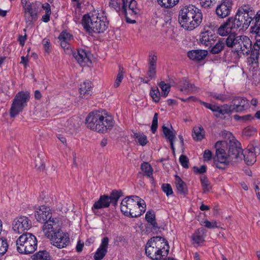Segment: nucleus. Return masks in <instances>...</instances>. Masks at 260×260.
I'll return each mask as SVG.
<instances>
[{"label":"nucleus","instance_id":"nucleus-6","mask_svg":"<svg viewBox=\"0 0 260 260\" xmlns=\"http://www.w3.org/2000/svg\"><path fill=\"white\" fill-rule=\"evenodd\" d=\"M257 13L255 14L253 8L249 5H244L239 7L235 17H231L234 27L237 29H246L252 21H255Z\"/></svg>","mask_w":260,"mask_h":260},{"label":"nucleus","instance_id":"nucleus-11","mask_svg":"<svg viewBox=\"0 0 260 260\" xmlns=\"http://www.w3.org/2000/svg\"><path fill=\"white\" fill-rule=\"evenodd\" d=\"M48 239L54 246L58 248L66 247L70 242L68 234L63 233L61 230L54 233V234L48 238Z\"/></svg>","mask_w":260,"mask_h":260},{"label":"nucleus","instance_id":"nucleus-58","mask_svg":"<svg viewBox=\"0 0 260 260\" xmlns=\"http://www.w3.org/2000/svg\"><path fill=\"white\" fill-rule=\"evenodd\" d=\"M157 56L155 55H149V66H156Z\"/></svg>","mask_w":260,"mask_h":260},{"label":"nucleus","instance_id":"nucleus-57","mask_svg":"<svg viewBox=\"0 0 260 260\" xmlns=\"http://www.w3.org/2000/svg\"><path fill=\"white\" fill-rule=\"evenodd\" d=\"M108 243L109 238L107 237H105L104 238H103L99 248L103 249H106L107 250Z\"/></svg>","mask_w":260,"mask_h":260},{"label":"nucleus","instance_id":"nucleus-18","mask_svg":"<svg viewBox=\"0 0 260 260\" xmlns=\"http://www.w3.org/2000/svg\"><path fill=\"white\" fill-rule=\"evenodd\" d=\"M121 1L122 2L121 11L125 17H127L128 14L133 15L139 13V10L137 8V3L135 0H128V1L121 0Z\"/></svg>","mask_w":260,"mask_h":260},{"label":"nucleus","instance_id":"nucleus-13","mask_svg":"<svg viewBox=\"0 0 260 260\" xmlns=\"http://www.w3.org/2000/svg\"><path fill=\"white\" fill-rule=\"evenodd\" d=\"M239 142H231L228 151L229 159L231 163L239 162L243 158V149Z\"/></svg>","mask_w":260,"mask_h":260},{"label":"nucleus","instance_id":"nucleus-41","mask_svg":"<svg viewBox=\"0 0 260 260\" xmlns=\"http://www.w3.org/2000/svg\"><path fill=\"white\" fill-rule=\"evenodd\" d=\"M123 68L120 67L118 73L117 75V77L114 84V87L117 88L119 86L120 83L123 78Z\"/></svg>","mask_w":260,"mask_h":260},{"label":"nucleus","instance_id":"nucleus-9","mask_svg":"<svg viewBox=\"0 0 260 260\" xmlns=\"http://www.w3.org/2000/svg\"><path fill=\"white\" fill-rule=\"evenodd\" d=\"M29 98V93L27 92L21 91L16 95L10 110V115L11 117H16L22 111L27 105Z\"/></svg>","mask_w":260,"mask_h":260},{"label":"nucleus","instance_id":"nucleus-49","mask_svg":"<svg viewBox=\"0 0 260 260\" xmlns=\"http://www.w3.org/2000/svg\"><path fill=\"white\" fill-rule=\"evenodd\" d=\"M209 95L213 97L215 100H219L222 102H224L226 99V96L221 93L211 92L209 93Z\"/></svg>","mask_w":260,"mask_h":260},{"label":"nucleus","instance_id":"nucleus-24","mask_svg":"<svg viewBox=\"0 0 260 260\" xmlns=\"http://www.w3.org/2000/svg\"><path fill=\"white\" fill-rule=\"evenodd\" d=\"M73 55L81 66L91 62L88 53L84 49H78L77 52L73 53Z\"/></svg>","mask_w":260,"mask_h":260},{"label":"nucleus","instance_id":"nucleus-52","mask_svg":"<svg viewBox=\"0 0 260 260\" xmlns=\"http://www.w3.org/2000/svg\"><path fill=\"white\" fill-rule=\"evenodd\" d=\"M256 129L252 127H247L245 128L243 131V134L244 135L247 137H250L256 133Z\"/></svg>","mask_w":260,"mask_h":260},{"label":"nucleus","instance_id":"nucleus-35","mask_svg":"<svg viewBox=\"0 0 260 260\" xmlns=\"http://www.w3.org/2000/svg\"><path fill=\"white\" fill-rule=\"evenodd\" d=\"M141 169L144 172L145 176L151 177L153 180V178L152 177L153 170L148 162H143L141 164Z\"/></svg>","mask_w":260,"mask_h":260},{"label":"nucleus","instance_id":"nucleus-29","mask_svg":"<svg viewBox=\"0 0 260 260\" xmlns=\"http://www.w3.org/2000/svg\"><path fill=\"white\" fill-rule=\"evenodd\" d=\"M240 36H237L235 33L231 34L228 37L224 38V44L228 47L236 48L237 42L239 41Z\"/></svg>","mask_w":260,"mask_h":260},{"label":"nucleus","instance_id":"nucleus-34","mask_svg":"<svg viewBox=\"0 0 260 260\" xmlns=\"http://www.w3.org/2000/svg\"><path fill=\"white\" fill-rule=\"evenodd\" d=\"M158 4L162 8L170 9L176 6L179 0H157Z\"/></svg>","mask_w":260,"mask_h":260},{"label":"nucleus","instance_id":"nucleus-50","mask_svg":"<svg viewBox=\"0 0 260 260\" xmlns=\"http://www.w3.org/2000/svg\"><path fill=\"white\" fill-rule=\"evenodd\" d=\"M109 6L113 8L116 11L121 10L120 7V0H109Z\"/></svg>","mask_w":260,"mask_h":260},{"label":"nucleus","instance_id":"nucleus-10","mask_svg":"<svg viewBox=\"0 0 260 260\" xmlns=\"http://www.w3.org/2000/svg\"><path fill=\"white\" fill-rule=\"evenodd\" d=\"M221 143V142L218 141L215 145L216 150L215 155L213 157V163L216 168L219 169H224L231 162L225 150L222 148H217L218 145Z\"/></svg>","mask_w":260,"mask_h":260},{"label":"nucleus","instance_id":"nucleus-38","mask_svg":"<svg viewBox=\"0 0 260 260\" xmlns=\"http://www.w3.org/2000/svg\"><path fill=\"white\" fill-rule=\"evenodd\" d=\"M8 248L7 240L4 237L0 238V258L7 252Z\"/></svg>","mask_w":260,"mask_h":260},{"label":"nucleus","instance_id":"nucleus-26","mask_svg":"<svg viewBox=\"0 0 260 260\" xmlns=\"http://www.w3.org/2000/svg\"><path fill=\"white\" fill-rule=\"evenodd\" d=\"M207 55V51L204 50H193L188 52L187 56L191 60L198 61L203 60Z\"/></svg>","mask_w":260,"mask_h":260},{"label":"nucleus","instance_id":"nucleus-32","mask_svg":"<svg viewBox=\"0 0 260 260\" xmlns=\"http://www.w3.org/2000/svg\"><path fill=\"white\" fill-rule=\"evenodd\" d=\"M176 186L178 192L180 194L187 193V188L185 183L178 176H176Z\"/></svg>","mask_w":260,"mask_h":260},{"label":"nucleus","instance_id":"nucleus-55","mask_svg":"<svg viewBox=\"0 0 260 260\" xmlns=\"http://www.w3.org/2000/svg\"><path fill=\"white\" fill-rule=\"evenodd\" d=\"M203 225L208 229H214L218 227L217 225V222L215 221L211 222L208 220H206L203 222Z\"/></svg>","mask_w":260,"mask_h":260},{"label":"nucleus","instance_id":"nucleus-37","mask_svg":"<svg viewBox=\"0 0 260 260\" xmlns=\"http://www.w3.org/2000/svg\"><path fill=\"white\" fill-rule=\"evenodd\" d=\"M133 138L137 140L140 145L144 146L148 143L147 137L146 135L141 133H134Z\"/></svg>","mask_w":260,"mask_h":260},{"label":"nucleus","instance_id":"nucleus-17","mask_svg":"<svg viewBox=\"0 0 260 260\" xmlns=\"http://www.w3.org/2000/svg\"><path fill=\"white\" fill-rule=\"evenodd\" d=\"M232 0H222L216 9V14L220 18H224L230 14L233 6Z\"/></svg>","mask_w":260,"mask_h":260},{"label":"nucleus","instance_id":"nucleus-22","mask_svg":"<svg viewBox=\"0 0 260 260\" xmlns=\"http://www.w3.org/2000/svg\"><path fill=\"white\" fill-rule=\"evenodd\" d=\"M251 33L254 35L257 47H260V10L257 12L255 21L253 22L250 28Z\"/></svg>","mask_w":260,"mask_h":260},{"label":"nucleus","instance_id":"nucleus-27","mask_svg":"<svg viewBox=\"0 0 260 260\" xmlns=\"http://www.w3.org/2000/svg\"><path fill=\"white\" fill-rule=\"evenodd\" d=\"M91 87V83L90 82H84L81 84L79 88L80 96L82 98H88L91 95L90 91Z\"/></svg>","mask_w":260,"mask_h":260},{"label":"nucleus","instance_id":"nucleus-48","mask_svg":"<svg viewBox=\"0 0 260 260\" xmlns=\"http://www.w3.org/2000/svg\"><path fill=\"white\" fill-rule=\"evenodd\" d=\"M158 125V113H155L154 115L151 127V131L153 134H155L157 131Z\"/></svg>","mask_w":260,"mask_h":260},{"label":"nucleus","instance_id":"nucleus-31","mask_svg":"<svg viewBox=\"0 0 260 260\" xmlns=\"http://www.w3.org/2000/svg\"><path fill=\"white\" fill-rule=\"evenodd\" d=\"M204 229L203 228L199 229L196 231L192 236L193 241L198 244L204 242Z\"/></svg>","mask_w":260,"mask_h":260},{"label":"nucleus","instance_id":"nucleus-33","mask_svg":"<svg viewBox=\"0 0 260 260\" xmlns=\"http://www.w3.org/2000/svg\"><path fill=\"white\" fill-rule=\"evenodd\" d=\"M205 136V131L202 126H197L193 128L192 137L197 141H201Z\"/></svg>","mask_w":260,"mask_h":260},{"label":"nucleus","instance_id":"nucleus-21","mask_svg":"<svg viewBox=\"0 0 260 260\" xmlns=\"http://www.w3.org/2000/svg\"><path fill=\"white\" fill-rule=\"evenodd\" d=\"M232 19L229 18L223 24H221L217 30V33L221 36H226L233 34L232 31L237 29L234 27Z\"/></svg>","mask_w":260,"mask_h":260},{"label":"nucleus","instance_id":"nucleus-4","mask_svg":"<svg viewBox=\"0 0 260 260\" xmlns=\"http://www.w3.org/2000/svg\"><path fill=\"white\" fill-rule=\"evenodd\" d=\"M146 205L143 200L138 196H131L123 199L120 206L121 212L125 216L137 217L145 211Z\"/></svg>","mask_w":260,"mask_h":260},{"label":"nucleus","instance_id":"nucleus-3","mask_svg":"<svg viewBox=\"0 0 260 260\" xmlns=\"http://www.w3.org/2000/svg\"><path fill=\"white\" fill-rule=\"evenodd\" d=\"M85 121L88 128L101 133H106L114 125V122L111 116L100 111L90 113Z\"/></svg>","mask_w":260,"mask_h":260},{"label":"nucleus","instance_id":"nucleus-15","mask_svg":"<svg viewBox=\"0 0 260 260\" xmlns=\"http://www.w3.org/2000/svg\"><path fill=\"white\" fill-rule=\"evenodd\" d=\"M24 17L27 27H31L38 19L37 11L35 5L29 3L28 6H24Z\"/></svg>","mask_w":260,"mask_h":260},{"label":"nucleus","instance_id":"nucleus-53","mask_svg":"<svg viewBox=\"0 0 260 260\" xmlns=\"http://www.w3.org/2000/svg\"><path fill=\"white\" fill-rule=\"evenodd\" d=\"M156 66H148L147 75L150 79H152L156 77Z\"/></svg>","mask_w":260,"mask_h":260},{"label":"nucleus","instance_id":"nucleus-61","mask_svg":"<svg viewBox=\"0 0 260 260\" xmlns=\"http://www.w3.org/2000/svg\"><path fill=\"white\" fill-rule=\"evenodd\" d=\"M42 8L45 11V13H51L50 5L46 3L42 5Z\"/></svg>","mask_w":260,"mask_h":260},{"label":"nucleus","instance_id":"nucleus-2","mask_svg":"<svg viewBox=\"0 0 260 260\" xmlns=\"http://www.w3.org/2000/svg\"><path fill=\"white\" fill-rule=\"evenodd\" d=\"M200 104L206 108L210 109L216 117L225 114H231L233 112H241L247 109L249 106L246 99L241 96H237L233 100V105L224 104L221 106L211 105L209 103L199 100Z\"/></svg>","mask_w":260,"mask_h":260},{"label":"nucleus","instance_id":"nucleus-44","mask_svg":"<svg viewBox=\"0 0 260 260\" xmlns=\"http://www.w3.org/2000/svg\"><path fill=\"white\" fill-rule=\"evenodd\" d=\"M159 86L162 91V95L166 97L170 90V85L169 84H166L164 81H161L159 83Z\"/></svg>","mask_w":260,"mask_h":260},{"label":"nucleus","instance_id":"nucleus-5","mask_svg":"<svg viewBox=\"0 0 260 260\" xmlns=\"http://www.w3.org/2000/svg\"><path fill=\"white\" fill-rule=\"evenodd\" d=\"M81 21L84 28L89 34L103 33L109 24L106 18L99 17V14L96 12L84 15Z\"/></svg>","mask_w":260,"mask_h":260},{"label":"nucleus","instance_id":"nucleus-64","mask_svg":"<svg viewBox=\"0 0 260 260\" xmlns=\"http://www.w3.org/2000/svg\"><path fill=\"white\" fill-rule=\"evenodd\" d=\"M259 182H258L257 183L255 181L254 182V189L255 191L256 192V194L257 196V197L258 196H260V187L258 185Z\"/></svg>","mask_w":260,"mask_h":260},{"label":"nucleus","instance_id":"nucleus-25","mask_svg":"<svg viewBox=\"0 0 260 260\" xmlns=\"http://www.w3.org/2000/svg\"><path fill=\"white\" fill-rule=\"evenodd\" d=\"M172 130L169 127L163 125L162 129L163 133L165 135L166 138L169 141L171 149L173 152L175 151V147L174 146V141L176 139V131L173 129L171 126Z\"/></svg>","mask_w":260,"mask_h":260},{"label":"nucleus","instance_id":"nucleus-36","mask_svg":"<svg viewBox=\"0 0 260 260\" xmlns=\"http://www.w3.org/2000/svg\"><path fill=\"white\" fill-rule=\"evenodd\" d=\"M145 219L154 228H158L157 223L155 221V215L153 211H147L145 215Z\"/></svg>","mask_w":260,"mask_h":260},{"label":"nucleus","instance_id":"nucleus-45","mask_svg":"<svg viewBox=\"0 0 260 260\" xmlns=\"http://www.w3.org/2000/svg\"><path fill=\"white\" fill-rule=\"evenodd\" d=\"M234 118L236 121H240L242 122H247L251 120H252L253 117L252 116L251 114H247L244 116H239L238 115H235L234 116Z\"/></svg>","mask_w":260,"mask_h":260},{"label":"nucleus","instance_id":"nucleus-1","mask_svg":"<svg viewBox=\"0 0 260 260\" xmlns=\"http://www.w3.org/2000/svg\"><path fill=\"white\" fill-rule=\"evenodd\" d=\"M178 20L182 27L187 30H192L202 23L203 14L194 6H186L180 10Z\"/></svg>","mask_w":260,"mask_h":260},{"label":"nucleus","instance_id":"nucleus-19","mask_svg":"<svg viewBox=\"0 0 260 260\" xmlns=\"http://www.w3.org/2000/svg\"><path fill=\"white\" fill-rule=\"evenodd\" d=\"M259 154V149L258 147L248 146V148L243 154L245 162L248 165H252L256 161V157Z\"/></svg>","mask_w":260,"mask_h":260},{"label":"nucleus","instance_id":"nucleus-60","mask_svg":"<svg viewBox=\"0 0 260 260\" xmlns=\"http://www.w3.org/2000/svg\"><path fill=\"white\" fill-rule=\"evenodd\" d=\"M190 83H189L186 80H185L183 82L182 87L180 89L181 91L189 90Z\"/></svg>","mask_w":260,"mask_h":260},{"label":"nucleus","instance_id":"nucleus-28","mask_svg":"<svg viewBox=\"0 0 260 260\" xmlns=\"http://www.w3.org/2000/svg\"><path fill=\"white\" fill-rule=\"evenodd\" d=\"M259 48L257 47V45L255 43L253 45V48L251 49V51H250V56L248 59V62L249 64H255L256 66H257V62H258V59L259 57Z\"/></svg>","mask_w":260,"mask_h":260},{"label":"nucleus","instance_id":"nucleus-43","mask_svg":"<svg viewBox=\"0 0 260 260\" xmlns=\"http://www.w3.org/2000/svg\"><path fill=\"white\" fill-rule=\"evenodd\" d=\"M199 1L202 7L209 9L213 6L217 0H199Z\"/></svg>","mask_w":260,"mask_h":260},{"label":"nucleus","instance_id":"nucleus-14","mask_svg":"<svg viewBox=\"0 0 260 260\" xmlns=\"http://www.w3.org/2000/svg\"><path fill=\"white\" fill-rule=\"evenodd\" d=\"M43 223L42 231L47 238L53 235L54 233L60 230L59 221L56 218L51 217Z\"/></svg>","mask_w":260,"mask_h":260},{"label":"nucleus","instance_id":"nucleus-56","mask_svg":"<svg viewBox=\"0 0 260 260\" xmlns=\"http://www.w3.org/2000/svg\"><path fill=\"white\" fill-rule=\"evenodd\" d=\"M212 152L209 149L205 150L204 151V154H203L204 160L205 161H208L212 159Z\"/></svg>","mask_w":260,"mask_h":260},{"label":"nucleus","instance_id":"nucleus-51","mask_svg":"<svg viewBox=\"0 0 260 260\" xmlns=\"http://www.w3.org/2000/svg\"><path fill=\"white\" fill-rule=\"evenodd\" d=\"M161 189H162V191L165 193H166V194L167 196L171 195L173 193L172 187L170 184H168V183L163 184L161 186Z\"/></svg>","mask_w":260,"mask_h":260},{"label":"nucleus","instance_id":"nucleus-47","mask_svg":"<svg viewBox=\"0 0 260 260\" xmlns=\"http://www.w3.org/2000/svg\"><path fill=\"white\" fill-rule=\"evenodd\" d=\"M107 251L106 249H103L99 248L95 253L94 257L95 260L102 259L106 255Z\"/></svg>","mask_w":260,"mask_h":260},{"label":"nucleus","instance_id":"nucleus-16","mask_svg":"<svg viewBox=\"0 0 260 260\" xmlns=\"http://www.w3.org/2000/svg\"><path fill=\"white\" fill-rule=\"evenodd\" d=\"M237 42V46L235 51L238 54H248L251 51L252 47V42L250 39L246 36H240Z\"/></svg>","mask_w":260,"mask_h":260},{"label":"nucleus","instance_id":"nucleus-42","mask_svg":"<svg viewBox=\"0 0 260 260\" xmlns=\"http://www.w3.org/2000/svg\"><path fill=\"white\" fill-rule=\"evenodd\" d=\"M150 95L155 103L159 102L160 100V92L157 87L151 88L150 91Z\"/></svg>","mask_w":260,"mask_h":260},{"label":"nucleus","instance_id":"nucleus-30","mask_svg":"<svg viewBox=\"0 0 260 260\" xmlns=\"http://www.w3.org/2000/svg\"><path fill=\"white\" fill-rule=\"evenodd\" d=\"M224 38L219 39L216 43L211 48L210 52L211 54H215L220 53L225 47Z\"/></svg>","mask_w":260,"mask_h":260},{"label":"nucleus","instance_id":"nucleus-12","mask_svg":"<svg viewBox=\"0 0 260 260\" xmlns=\"http://www.w3.org/2000/svg\"><path fill=\"white\" fill-rule=\"evenodd\" d=\"M31 227V221L28 217L21 216L16 218L12 223V229L14 232L20 234L25 230H28Z\"/></svg>","mask_w":260,"mask_h":260},{"label":"nucleus","instance_id":"nucleus-39","mask_svg":"<svg viewBox=\"0 0 260 260\" xmlns=\"http://www.w3.org/2000/svg\"><path fill=\"white\" fill-rule=\"evenodd\" d=\"M32 260H51L50 256L46 251H39L34 255Z\"/></svg>","mask_w":260,"mask_h":260},{"label":"nucleus","instance_id":"nucleus-54","mask_svg":"<svg viewBox=\"0 0 260 260\" xmlns=\"http://www.w3.org/2000/svg\"><path fill=\"white\" fill-rule=\"evenodd\" d=\"M179 162L183 168L186 169L188 168L189 160L186 155H181L179 157Z\"/></svg>","mask_w":260,"mask_h":260},{"label":"nucleus","instance_id":"nucleus-8","mask_svg":"<svg viewBox=\"0 0 260 260\" xmlns=\"http://www.w3.org/2000/svg\"><path fill=\"white\" fill-rule=\"evenodd\" d=\"M17 251L20 253L29 254L33 253L37 248L36 237L30 233L22 234L16 240Z\"/></svg>","mask_w":260,"mask_h":260},{"label":"nucleus","instance_id":"nucleus-40","mask_svg":"<svg viewBox=\"0 0 260 260\" xmlns=\"http://www.w3.org/2000/svg\"><path fill=\"white\" fill-rule=\"evenodd\" d=\"M200 180L204 191H209L211 189V185L208 180L207 177L204 175H201L200 177Z\"/></svg>","mask_w":260,"mask_h":260},{"label":"nucleus","instance_id":"nucleus-23","mask_svg":"<svg viewBox=\"0 0 260 260\" xmlns=\"http://www.w3.org/2000/svg\"><path fill=\"white\" fill-rule=\"evenodd\" d=\"M216 37L212 31L207 30L202 32L200 36V43L205 46H211L215 41Z\"/></svg>","mask_w":260,"mask_h":260},{"label":"nucleus","instance_id":"nucleus-63","mask_svg":"<svg viewBox=\"0 0 260 260\" xmlns=\"http://www.w3.org/2000/svg\"><path fill=\"white\" fill-rule=\"evenodd\" d=\"M26 40V35H25L24 36H19L18 38V41L19 42L20 45L21 46H24L25 42Z\"/></svg>","mask_w":260,"mask_h":260},{"label":"nucleus","instance_id":"nucleus-20","mask_svg":"<svg viewBox=\"0 0 260 260\" xmlns=\"http://www.w3.org/2000/svg\"><path fill=\"white\" fill-rule=\"evenodd\" d=\"M52 216V213L50 209L45 206L39 207L35 213L36 219L40 222L44 223L48 219H50Z\"/></svg>","mask_w":260,"mask_h":260},{"label":"nucleus","instance_id":"nucleus-62","mask_svg":"<svg viewBox=\"0 0 260 260\" xmlns=\"http://www.w3.org/2000/svg\"><path fill=\"white\" fill-rule=\"evenodd\" d=\"M59 41L60 42V45L62 48L67 49H68L70 48V44L69 42L62 40H59Z\"/></svg>","mask_w":260,"mask_h":260},{"label":"nucleus","instance_id":"nucleus-7","mask_svg":"<svg viewBox=\"0 0 260 260\" xmlns=\"http://www.w3.org/2000/svg\"><path fill=\"white\" fill-rule=\"evenodd\" d=\"M122 195V192L121 190H114L110 193V196L106 194L101 196L91 207L92 212L99 216L101 215L99 211L100 209L108 208L111 204L116 206L119 199Z\"/></svg>","mask_w":260,"mask_h":260},{"label":"nucleus","instance_id":"nucleus-46","mask_svg":"<svg viewBox=\"0 0 260 260\" xmlns=\"http://www.w3.org/2000/svg\"><path fill=\"white\" fill-rule=\"evenodd\" d=\"M58 39L70 42L73 39V36L67 31H63L60 34Z\"/></svg>","mask_w":260,"mask_h":260},{"label":"nucleus","instance_id":"nucleus-59","mask_svg":"<svg viewBox=\"0 0 260 260\" xmlns=\"http://www.w3.org/2000/svg\"><path fill=\"white\" fill-rule=\"evenodd\" d=\"M206 169H207L206 166L205 165H203L200 168L194 167L193 171L195 173H198L199 174H203L206 172Z\"/></svg>","mask_w":260,"mask_h":260}]
</instances>
